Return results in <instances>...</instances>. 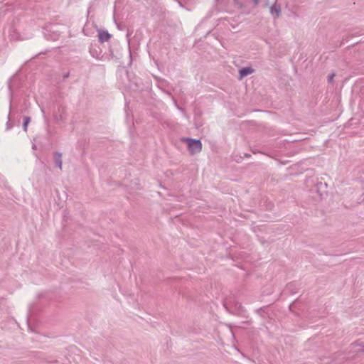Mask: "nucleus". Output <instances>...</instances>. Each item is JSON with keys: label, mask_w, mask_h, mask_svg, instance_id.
Returning a JSON list of instances; mask_svg holds the SVG:
<instances>
[{"label": "nucleus", "mask_w": 364, "mask_h": 364, "mask_svg": "<svg viewBox=\"0 0 364 364\" xmlns=\"http://www.w3.org/2000/svg\"><path fill=\"white\" fill-rule=\"evenodd\" d=\"M25 85V81L22 77L16 75L11 77L8 81V88L11 99L21 95L23 88ZM11 109V100H10L9 109ZM14 126V123L11 120V111L8 115V121L6 122V130H10Z\"/></svg>", "instance_id": "obj_1"}, {"label": "nucleus", "mask_w": 364, "mask_h": 364, "mask_svg": "<svg viewBox=\"0 0 364 364\" xmlns=\"http://www.w3.org/2000/svg\"><path fill=\"white\" fill-rule=\"evenodd\" d=\"M183 141L187 142L188 149L192 154L199 153L202 149V143L199 139L183 138Z\"/></svg>", "instance_id": "obj_2"}, {"label": "nucleus", "mask_w": 364, "mask_h": 364, "mask_svg": "<svg viewBox=\"0 0 364 364\" xmlns=\"http://www.w3.org/2000/svg\"><path fill=\"white\" fill-rule=\"evenodd\" d=\"M89 52L93 58L97 59L100 58L102 53L100 48L97 45H91L89 48Z\"/></svg>", "instance_id": "obj_3"}, {"label": "nucleus", "mask_w": 364, "mask_h": 364, "mask_svg": "<svg viewBox=\"0 0 364 364\" xmlns=\"http://www.w3.org/2000/svg\"><path fill=\"white\" fill-rule=\"evenodd\" d=\"M99 41L100 43H105L109 41L111 35L107 31L99 30L98 31Z\"/></svg>", "instance_id": "obj_4"}, {"label": "nucleus", "mask_w": 364, "mask_h": 364, "mask_svg": "<svg viewBox=\"0 0 364 364\" xmlns=\"http://www.w3.org/2000/svg\"><path fill=\"white\" fill-rule=\"evenodd\" d=\"M255 70L251 67H243L239 70V75L240 78L242 79L252 73H253Z\"/></svg>", "instance_id": "obj_5"}, {"label": "nucleus", "mask_w": 364, "mask_h": 364, "mask_svg": "<svg viewBox=\"0 0 364 364\" xmlns=\"http://www.w3.org/2000/svg\"><path fill=\"white\" fill-rule=\"evenodd\" d=\"M53 117L55 122H60L65 120V115L64 109L63 108L58 109V112L53 114Z\"/></svg>", "instance_id": "obj_6"}, {"label": "nucleus", "mask_w": 364, "mask_h": 364, "mask_svg": "<svg viewBox=\"0 0 364 364\" xmlns=\"http://www.w3.org/2000/svg\"><path fill=\"white\" fill-rule=\"evenodd\" d=\"M53 159L56 166H58L60 169L62 168V153L55 151L53 153Z\"/></svg>", "instance_id": "obj_7"}, {"label": "nucleus", "mask_w": 364, "mask_h": 364, "mask_svg": "<svg viewBox=\"0 0 364 364\" xmlns=\"http://www.w3.org/2000/svg\"><path fill=\"white\" fill-rule=\"evenodd\" d=\"M270 14L272 16H274V17H279V16L281 14V8L279 5H277L276 4H273L269 9Z\"/></svg>", "instance_id": "obj_8"}, {"label": "nucleus", "mask_w": 364, "mask_h": 364, "mask_svg": "<svg viewBox=\"0 0 364 364\" xmlns=\"http://www.w3.org/2000/svg\"><path fill=\"white\" fill-rule=\"evenodd\" d=\"M286 290L289 291L292 294H296L297 292V289L296 287L295 284L294 283L288 284Z\"/></svg>", "instance_id": "obj_9"}, {"label": "nucleus", "mask_w": 364, "mask_h": 364, "mask_svg": "<svg viewBox=\"0 0 364 364\" xmlns=\"http://www.w3.org/2000/svg\"><path fill=\"white\" fill-rule=\"evenodd\" d=\"M31 122V117H23V129L25 132H27L28 129V125Z\"/></svg>", "instance_id": "obj_10"}, {"label": "nucleus", "mask_w": 364, "mask_h": 364, "mask_svg": "<svg viewBox=\"0 0 364 364\" xmlns=\"http://www.w3.org/2000/svg\"><path fill=\"white\" fill-rule=\"evenodd\" d=\"M335 77V73H333L328 76V82L331 83L333 80V77Z\"/></svg>", "instance_id": "obj_11"}, {"label": "nucleus", "mask_w": 364, "mask_h": 364, "mask_svg": "<svg viewBox=\"0 0 364 364\" xmlns=\"http://www.w3.org/2000/svg\"><path fill=\"white\" fill-rule=\"evenodd\" d=\"M235 306L238 311V313H240L242 311V306L240 303H236Z\"/></svg>", "instance_id": "obj_12"}, {"label": "nucleus", "mask_w": 364, "mask_h": 364, "mask_svg": "<svg viewBox=\"0 0 364 364\" xmlns=\"http://www.w3.org/2000/svg\"><path fill=\"white\" fill-rule=\"evenodd\" d=\"M44 36H46V38L48 40H55V39L57 38V36H58V35H55L53 37H50V38H49V37H48V36H47V34H46V32H44Z\"/></svg>", "instance_id": "obj_13"}, {"label": "nucleus", "mask_w": 364, "mask_h": 364, "mask_svg": "<svg viewBox=\"0 0 364 364\" xmlns=\"http://www.w3.org/2000/svg\"><path fill=\"white\" fill-rule=\"evenodd\" d=\"M235 4L238 5L240 8H242L243 7V5L242 4L240 1V0H234Z\"/></svg>", "instance_id": "obj_14"}, {"label": "nucleus", "mask_w": 364, "mask_h": 364, "mask_svg": "<svg viewBox=\"0 0 364 364\" xmlns=\"http://www.w3.org/2000/svg\"><path fill=\"white\" fill-rule=\"evenodd\" d=\"M250 2L255 6H257L259 4V0H251Z\"/></svg>", "instance_id": "obj_15"}, {"label": "nucleus", "mask_w": 364, "mask_h": 364, "mask_svg": "<svg viewBox=\"0 0 364 364\" xmlns=\"http://www.w3.org/2000/svg\"><path fill=\"white\" fill-rule=\"evenodd\" d=\"M31 316V310L29 311V313L26 316V319H27V322H28V326H29L28 321H29V319H30Z\"/></svg>", "instance_id": "obj_16"}, {"label": "nucleus", "mask_w": 364, "mask_h": 364, "mask_svg": "<svg viewBox=\"0 0 364 364\" xmlns=\"http://www.w3.org/2000/svg\"><path fill=\"white\" fill-rule=\"evenodd\" d=\"M223 305H224L225 308L227 310H228V311H229V309H228V301H225L224 302Z\"/></svg>", "instance_id": "obj_17"}, {"label": "nucleus", "mask_w": 364, "mask_h": 364, "mask_svg": "<svg viewBox=\"0 0 364 364\" xmlns=\"http://www.w3.org/2000/svg\"><path fill=\"white\" fill-rule=\"evenodd\" d=\"M69 75H70V73L68 72L66 73H64L63 76V79L65 80V79L68 78L69 77Z\"/></svg>", "instance_id": "obj_18"}, {"label": "nucleus", "mask_w": 364, "mask_h": 364, "mask_svg": "<svg viewBox=\"0 0 364 364\" xmlns=\"http://www.w3.org/2000/svg\"><path fill=\"white\" fill-rule=\"evenodd\" d=\"M32 149H36V145L35 144H33Z\"/></svg>", "instance_id": "obj_19"}, {"label": "nucleus", "mask_w": 364, "mask_h": 364, "mask_svg": "<svg viewBox=\"0 0 364 364\" xmlns=\"http://www.w3.org/2000/svg\"><path fill=\"white\" fill-rule=\"evenodd\" d=\"M110 55L113 58L114 56V54H113V52L112 50H110Z\"/></svg>", "instance_id": "obj_20"}, {"label": "nucleus", "mask_w": 364, "mask_h": 364, "mask_svg": "<svg viewBox=\"0 0 364 364\" xmlns=\"http://www.w3.org/2000/svg\"><path fill=\"white\" fill-rule=\"evenodd\" d=\"M178 3H179L180 6H183V4L181 2H178Z\"/></svg>", "instance_id": "obj_21"}, {"label": "nucleus", "mask_w": 364, "mask_h": 364, "mask_svg": "<svg viewBox=\"0 0 364 364\" xmlns=\"http://www.w3.org/2000/svg\"><path fill=\"white\" fill-rule=\"evenodd\" d=\"M363 351H364V345H363Z\"/></svg>", "instance_id": "obj_22"}]
</instances>
